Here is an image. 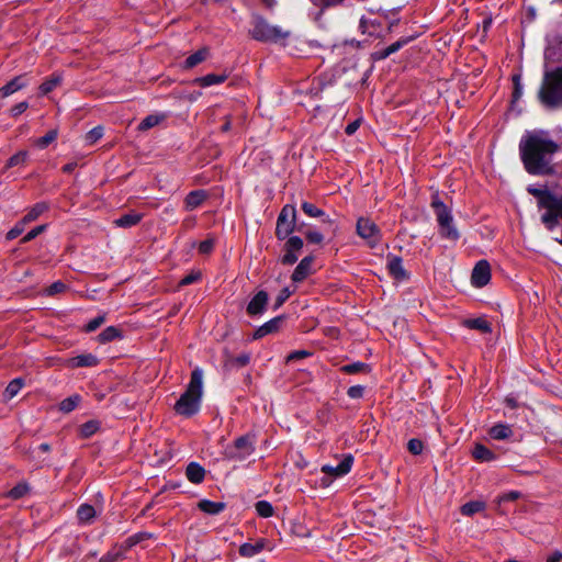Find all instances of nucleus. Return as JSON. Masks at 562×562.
I'll return each mask as SVG.
<instances>
[{
  "label": "nucleus",
  "instance_id": "nucleus-32",
  "mask_svg": "<svg viewBox=\"0 0 562 562\" xmlns=\"http://www.w3.org/2000/svg\"><path fill=\"white\" fill-rule=\"evenodd\" d=\"M29 156L27 150L18 151L7 160L3 171L16 166H24L29 160Z\"/></svg>",
  "mask_w": 562,
  "mask_h": 562
},
{
  "label": "nucleus",
  "instance_id": "nucleus-54",
  "mask_svg": "<svg viewBox=\"0 0 562 562\" xmlns=\"http://www.w3.org/2000/svg\"><path fill=\"white\" fill-rule=\"evenodd\" d=\"M313 4L321 8L322 10L334 8L342 4L345 0H311Z\"/></svg>",
  "mask_w": 562,
  "mask_h": 562
},
{
  "label": "nucleus",
  "instance_id": "nucleus-6",
  "mask_svg": "<svg viewBox=\"0 0 562 562\" xmlns=\"http://www.w3.org/2000/svg\"><path fill=\"white\" fill-rule=\"evenodd\" d=\"M431 207L436 215L440 236L457 241L460 238V233L453 223L451 210L439 199L438 194L432 196Z\"/></svg>",
  "mask_w": 562,
  "mask_h": 562
},
{
  "label": "nucleus",
  "instance_id": "nucleus-31",
  "mask_svg": "<svg viewBox=\"0 0 562 562\" xmlns=\"http://www.w3.org/2000/svg\"><path fill=\"white\" fill-rule=\"evenodd\" d=\"M122 337V333L117 327L109 326L98 335V341L100 344H108Z\"/></svg>",
  "mask_w": 562,
  "mask_h": 562
},
{
  "label": "nucleus",
  "instance_id": "nucleus-23",
  "mask_svg": "<svg viewBox=\"0 0 562 562\" xmlns=\"http://www.w3.org/2000/svg\"><path fill=\"white\" fill-rule=\"evenodd\" d=\"M462 325L469 329H475L483 334L492 331L491 323L487 322L484 317L463 319Z\"/></svg>",
  "mask_w": 562,
  "mask_h": 562
},
{
  "label": "nucleus",
  "instance_id": "nucleus-40",
  "mask_svg": "<svg viewBox=\"0 0 562 562\" xmlns=\"http://www.w3.org/2000/svg\"><path fill=\"white\" fill-rule=\"evenodd\" d=\"M81 397L78 394L71 395L59 403V411L63 413L72 412L80 403Z\"/></svg>",
  "mask_w": 562,
  "mask_h": 562
},
{
  "label": "nucleus",
  "instance_id": "nucleus-33",
  "mask_svg": "<svg viewBox=\"0 0 562 562\" xmlns=\"http://www.w3.org/2000/svg\"><path fill=\"white\" fill-rule=\"evenodd\" d=\"M340 371L346 374L368 373L370 371V366L366 362L357 361V362L344 364L340 368Z\"/></svg>",
  "mask_w": 562,
  "mask_h": 562
},
{
  "label": "nucleus",
  "instance_id": "nucleus-17",
  "mask_svg": "<svg viewBox=\"0 0 562 562\" xmlns=\"http://www.w3.org/2000/svg\"><path fill=\"white\" fill-rule=\"evenodd\" d=\"M209 194L205 190L199 189L189 192L184 199V209L187 211H193L201 206L207 199Z\"/></svg>",
  "mask_w": 562,
  "mask_h": 562
},
{
  "label": "nucleus",
  "instance_id": "nucleus-2",
  "mask_svg": "<svg viewBox=\"0 0 562 562\" xmlns=\"http://www.w3.org/2000/svg\"><path fill=\"white\" fill-rule=\"evenodd\" d=\"M203 396V370L199 367L192 370L190 382L186 391L180 395L173 405L177 415L190 418L201 409Z\"/></svg>",
  "mask_w": 562,
  "mask_h": 562
},
{
  "label": "nucleus",
  "instance_id": "nucleus-4",
  "mask_svg": "<svg viewBox=\"0 0 562 562\" xmlns=\"http://www.w3.org/2000/svg\"><path fill=\"white\" fill-rule=\"evenodd\" d=\"M538 98L546 108L562 106V67L546 72Z\"/></svg>",
  "mask_w": 562,
  "mask_h": 562
},
{
  "label": "nucleus",
  "instance_id": "nucleus-41",
  "mask_svg": "<svg viewBox=\"0 0 562 562\" xmlns=\"http://www.w3.org/2000/svg\"><path fill=\"white\" fill-rule=\"evenodd\" d=\"M61 82V77L59 75H53L50 78L46 79L40 86V92L42 94H47L52 92L58 85Z\"/></svg>",
  "mask_w": 562,
  "mask_h": 562
},
{
  "label": "nucleus",
  "instance_id": "nucleus-27",
  "mask_svg": "<svg viewBox=\"0 0 562 562\" xmlns=\"http://www.w3.org/2000/svg\"><path fill=\"white\" fill-rule=\"evenodd\" d=\"M49 204L47 202H37L35 203L29 212L23 216V223H31L37 220L43 213L48 211Z\"/></svg>",
  "mask_w": 562,
  "mask_h": 562
},
{
  "label": "nucleus",
  "instance_id": "nucleus-51",
  "mask_svg": "<svg viewBox=\"0 0 562 562\" xmlns=\"http://www.w3.org/2000/svg\"><path fill=\"white\" fill-rule=\"evenodd\" d=\"M46 225H38L34 228H32L30 232H27L21 239V243L22 244H26L31 240H33L34 238H36L38 235H41L43 232H45L46 229Z\"/></svg>",
  "mask_w": 562,
  "mask_h": 562
},
{
  "label": "nucleus",
  "instance_id": "nucleus-19",
  "mask_svg": "<svg viewBox=\"0 0 562 562\" xmlns=\"http://www.w3.org/2000/svg\"><path fill=\"white\" fill-rule=\"evenodd\" d=\"M98 357L92 353H82L68 360V367L70 368H90L98 366Z\"/></svg>",
  "mask_w": 562,
  "mask_h": 562
},
{
  "label": "nucleus",
  "instance_id": "nucleus-13",
  "mask_svg": "<svg viewBox=\"0 0 562 562\" xmlns=\"http://www.w3.org/2000/svg\"><path fill=\"white\" fill-rule=\"evenodd\" d=\"M491 280V266L486 260H480L473 268L471 283L475 288L485 286Z\"/></svg>",
  "mask_w": 562,
  "mask_h": 562
},
{
  "label": "nucleus",
  "instance_id": "nucleus-58",
  "mask_svg": "<svg viewBox=\"0 0 562 562\" xmlns=\"http://www.w3.org/2000/svg\"><path fill=\"white\" fill-rule=\"evenodd\" d=\"M311 356V352L306 351V350H295V351H292L291 353L288 355L286 357V362L288 363H292L296 360H301V359H304L306 357Z\"/></svg>",
  "mask_w": 562,
  "mask_h": 562
},
{
  "label": "nucleus",
  "instance_id": "nucleus-52",
  "mask_svg": "<svg viewBox=\"0 0 562 562\" xmlns=\"http://www.w3.org/2000/svg\"><path fill=\"white\" fill-rule=\"evenodd\" d=\"M407 449L408 451L414 454V456H418L423 452L424 450V443L420 439H417V438H413V439H409L408 442H407Z\"/></svg>",
  "mask_w": 562,
  "mask_h": 562
},
{
  "label": "nucleus",
  "instance_id": "nucleus-38",
  "mask_svg": "<svg viewBox=\"0 0 562 562\" xmlns=\"http://www.w3.org/2000/svg\"><path fill=\"white\" fill-rule=\"evenodd\" d=\"M164 114H150L147 115L138 125L139 131H147L157 126L161 121H164Z\"/></svg>",
  "mask_w": 562,
  "mask_h": 562
},
{
  "label": "nucleus",
  "instance_id": "nucleus-28",
  "mask_svg": "<svg viewBox=\"0 0 562 562\" xmlns=\"http://www.w3.org/2000/svg\"><path fill=\"white\" fill-rule=\"evenodd\" d=\"M472 456L475 460L481 462H488L495 459V453L487 447L476 443L473 448Z\"/></svg>",
  "mask_w": 562,
  "mask_h": 562
},
{
  "label": "nucleus",
  "instance_id": "nucleus-22",
  "mask_svg": "<svg viewBox=\"0 0 562 562\" xmlns=\"http://www.w3.org/2000/svg\"><path fill=\"white\" fill-rule=\"evenodd\" d=\"M26 86L24 76H16L0 88V97L7 98Z\"/></svg>",
  "mask_w": 562,
  "mask_h": 562
},
{
  "label": "nucleus",
  "instance_id": "nucleus-57",
  "mask_svg": "<svg viewBox=\"0 0 562 562\" xmlns=\"http://www.w3.org/2000/svg\"><path fill=\"white\" fill-rule=\"evenodd\" d=\"M514 82V91H513V102H516L520 99L522 94V86L520 83V77L518 75L513 77Z\"/></svg>",
  "mask_w": 562,
  "mask_h": 562
},
{
  "label": "nucleus",
  "instance_id": "nucleus-62",
  "mask_svg": "<svg viewBox=\"0 0 562 562\" xmlns=\"http://www.w3.org/2000/svg\"><path fill=\"white\" fill-rule=\"evenodd\" d=\"M389 57V54L386 53V48H383V49H379V50H374L373 53H371L370 55V58L371 60L373 61H380V60H384Z\"/></svg>",
  "mask_w": 562,
  "mask_h": 562
},
{
  "label": "nucleus",
  "instance_id": "nucleus-60",
  "mask_svg": "<svg viewBox=\"0 0 562 562\" xmlns=\"http://www.w3.org/2000/svg\"><path fill=\"white\" fill-rule=\"evenodd\" d=\"M364 394V387L362 385H352L347 390V395L350 398H361Z\"/></svg>",
  "mask_w": 562,
  "mask_h": 562
},
{
  "label": "nucleus",
  "instance_id": "nucleus-1",
  "mask_svg": "<svg viewBox=\"0 0 562 562\" xmlns=\"http://www.w3.org/2000/svg\"><path fill=\"white\" fill-rule=\"evenodd\" d=\"M558 149L559 145L543 130L527 132L519 143L524 167L533 176L550 175L553 171L551 161Z\"/></svg>",
  "mask_w": 562,
  "mask_h": 562
},
{
  "label": "nucleus",
  "instance_id": "nucleus-35",
  "mask_svg": "<svg viewBox=\"0 0 562 562\" xmlns=\"http://www.w3.org/2000/svg\"><path fill=\"white\" fill-rule=\"evenodd\" d=\"M209 55L207 48H201L196 50L195 53L191 54L189 57H187L184 65L187 68H193L200 63L204 61Z\"/></svg>",
  "mask_w": 562,
  "mask_h": 562
},
{
  "label": "nucleus",
  "instance_id": "nucleus-5",
  "mask_svg": "<svg viewBox=\"0 0 562 562\" xmlns=\"http://www.w3.org/2000/svg\"><path fill=\"white\" fill-rule=\"evenodd\" d=\"M249 34L254 40L259 42L280 43L289 37L290 32L283 31L279 26L271 25L265 18L256 14L251 19Z\"/></svg>",
  "mask_w": 562,
  "mask_h": 562
},
{
  "label": "nucleus",
  "instance_id": "nucleus-61",
  "mask_svg": "<svg viewBox=\"0 0 562 562\" xmlns=\"http://www.w3.org/2000/svg\"><path fill=\"white\" fill-rule=\"evenodd\" d=\"M27 108H29V103L26 101L16 103L10 110L11 116L16 117V116L21 115L23 112H25L27 110Z\"/></svg>",
  "mask_w": 562,
  "mask_h": 562
},
{
  "label": "nucleus",
  "instance_id": "nucleus-45",
  "mask_svg": "<svg viewBox=\"0 0 562 562\" xmlns=\"http://www.w3.org/2000/svg\"><path fill=\"white\" fill-rule=\"evenodd\" d=\"M414 38H415V36H407V37L398 38L396 42H394L390 46L385 47L386 48V53L389 54V56H391L392 54L398 52L405 45L411 43Z\"/></svg>",
  "mask_w": 562,
  "mask_h": 562
},
{
  "label": "nucleus",
  "instance_id": "nucleus-36",
  "mask_svg": "<svg viewBox=\"0 0 562 562\" xmlns=\"http://www.w3.org/2000/svg\"><path fill=\"white\" fill-rule=\"evenodd\" d=\"M100 429V422L97 419H91L86 422L80 426V437L81 438H90Z\"/></svg>",
  "mask_w": 562,
  "mask_h": 562
},
{
  "label": "nucleus",
  "instance_id": "nucleus-48",
  "mask_svg": "<svg viewBox=\"0 0 562 562\" xmlns=\"http://www.w3.org/2000/svg\"><path fill=\"white\" fill-rule=\"evenodd\" d=\"M27 223H23V218L19 221L5 235L7 240H13L19 237L25 228Z\"/></svg>",
  "mask_w": 562,
  "mask_h": 562
},
{
  "label": "nucleus",
  "instance_id": "nucleus-44",
  "mask_svg": "<svg viewBox=\"0 0 562 562\" xmlns=\"http://www.w3.org/2000/svg\"><path fill=\"white\" fill-rule=\"evenodd\" d=\"M57 136H58L57 130H50L44 136L37 138L35 144L37 147L44 149L49 144H52L54 140H56Z\"/></svg>",
  "mask_w": 562,
  "mask_h": 562
},
{
  "label": "nucleus",
  "instance_id": "nucleus-49",
  "mask_svg": "<svg viewBox=\"0 0 562 562\" xmlns=\"http://www.w3.org/2000/svg\"><path fill=\"white\" fill-rule=\"evenodd\" d=\"M104 322H105V315L104 314L98 315L97 317L92 318L91 321H89L87 323L83 330L86 333H92V331L97 330Z\"/></svg>",
  "mask_w": 562,
  "mask_h": 562
},
{
  "label": "nucleus",
  "instance_id": "nucleus-39",
  "mask_svg": "<svg viewBox=\"0 0 562 562\" xmlns=\"http://www.w3.org/2000/svg\"><path fill=\"white\" fill-rule=\"evenodd\" d=\"M24 386V379L22 378H15L12 381L9 382V384L5 387L4 395L7 398L11 400L13 398Z\"/></svg>",
  "mask_w": 562,
  "mask_h": 562
},
{
  "label": "nucleus",
  "instance_id": "nucleus-59",
  "mask_svg": "<svg viewBox=\"0 0 562 562\" xmlns=\"http://www.w3.org/2000/svg\"><path fill=\"white\" fill-rule=\"evenodd\" d=\"M305 237L311 244H321L324 240L323 234L317 231H307Z\"/></svg>",
  "mask_w": 562,
  "mask_h": 562
},
{
  "label": "nucleus",
  "instance_id": "nucleus-42",
  "mask_svg": "<svg viewBox=\"0 0 562 562\" xmlns=\"http://www.w3.org/2000/svg\"><path fill=\"white\" fill-rule=\"evenodd\" d=\"M255 508L260 517L268 518L273 515V507L268 501H258L255 504Z\"/></svg>",
  "mask_w": 562,
  "mask_h": 562
},
{
  "label": "nucleus",
  "instance_id": "nucleus-55",
  "mask_svg": "<svg viewBox=\"0 0 562 562\" xmlns=\"http://www.w3.org/2000/svg\"><path fill=\"white\" fill-rule=\"evenodd\" d=\"M213 249H214V239H212V238L202 240L198 246V250L202 255H209L212 252Z\"/></svg>",
  "mask_w": 562,
  "mask_h": 562
},
{
  "label": "nucleus",
  "instance_id": "nucleus-24",
  "mask_svg": "<svg viewBox=\"0 0 562 562\" xmlns=\"http://www.w3.org/2000/svg\"><path fill=\"white\" fill-rule=\"evenodd\" d=\"M198 508L209 515H217L226 508V504L223 502H213L210 499H201L198 503Z\"/></svg>",
  "mask_w": 562,
  "mask_h": 562
},
{
  "label": "nucleus",
  "instance_id": "nucleus-47",
  "mask_svg": "<svg viewBox=\"0 0 562 562\" xmlns=\"http://www.w3.org/2000/svg\"><path fill=\"white\" fill-rule=\"evenodd\" d=\"M201 279H202L201 271L200 270H192L189 274H187L186 277H183L179 281V286L190 285L192 283H195V282L200 281Z\"/></svg>",
  "mask_w": 562,
  "mask_h": 562
},
{
  "label": "nucleus",
  "instance_id": "nucleus-37",
  "mask_svg": "<svg viewBox=\"0 0 562 562\" xmlns=\"http://www.w3.org/2000/svg\"><path fill=\"white\" fill-rule=\"evenodd\" d=\"M485 503L481 501H471L462 505L461 514L464 516H472L476 513L484 510Z\"/></svg>",
  "mask_w": 562,
  "mask_h": 562
},
{
  "label": "nucleus",
  "instance_id": "nucleus-43",
  "mask_svg": "<svg viewBox=\"0 0 562 562\" xmlns=\"http://www.w3.org/2000/svg\"><path fill=\"white\" fill-rule=\"evenodd\" d=\"M124 555V550L119 547H113L105 554L101 557L99 562H116Z\"/></svg>",
  "mask_w": 562,
  "mask_h": 562
},
{
  "label": "nucleus",
  "instance_id": "nucleus-26",
  "mask_svg": "<svg viewBox=\"0 0 562 562\" xmlns=\"http://www.w3.org/2000/svg\"><path fill=\"white\" fill-rule=\"evenodd\" d=\"M95 517V509L90 504H81L77 509V518L82 525L92 524Z\"/></svg>",
  "mask_w": 562,
  "mask_h": 562
},
{
  "label": "nucleus",
  "instance_id": "nucleus-14",
  "mask_svg": "<svg viewBox=\"0 0 562 562\" xmlns=\"http://www.w3.org/2000/svg\"><path fill=\"white\" fill-rule=\"evenodd\" d=\"M353 464L352 454L344 456V459L337 465L325 464L322 467V472L333 477H340L348 474Z\"/></svg>",
  "mask_w": 562,
  "mask_h": 562
},
{
  "label": "nucleus",
  "instance_id": "nucleus-34",
  "mask_svg": "<svg viewBox=\"0 0 562 562\" xmlns=\"http://www.w3.org/2000/svg\"><path fill=\"white\" fill-rule=\"evenodd\" d=\"M30 492V485L26 482H20L14 487H12L5 496L13 501L23 498Z\"/></svg>",
  "mask_w": 562,
  "mask_h": 562
},
{
  "label": "nucleus",
  "instance_id": "nucleus-3",
  "mask_svg": "<svg viewBox=\"0 0 562 562\" xmlns=\"http://www.w3.org/2000/svg\"><path fill=\"white\" fill-rule=\"evenodd\" d=\"M527 191L538 199V206L546 210L541 221L549 231H553L559 225V218L562 220V199L547 189L532 186H529Z\"/></svg>",
  "mask_w": 562,
  "mask_h": 562
},
{
  "label": "nucleus",
  "instance_id": "nucleus-8",
  "mask_svg": "<svg viewBox=\"0 0 562 562\" xmlns=\"http://www.w3.org/2000/svg\"><path fill=\"white\" fill-rule=\"evenodd\" d=\"M296 209L294 205L285 204L277 218L276 237L284 240L295 231Z\"/></svg>",
  "mask_w": 562,
  "mask_h": 562
},
{
  "label": "nucleus",
  "instance_id": "nucleus-18",
  "mask_svg": "<svg viewBox=\"0 0 562 562\" xmlns=\"http://www.w3.org/2000/svg\"><path fill=\"white\" fill-rule=\"evenodd\" d=\"M301 209L310 217H322L324 224H327L333 227V231H336L337 225H335L334 221L325 216L324 211L318 209L315 204L305 201L302 203Z\"/></svg>",
  "mask_w": 562,
  "mask_h": 562
},
{
  "label": "nucleus",
  "instance_id": "nucleus-7",
  "mask_svg": "<svg viewBox=\"0 0 562 562\" xmlns=\"http://www.w3.org/2000/svg\"><path fill=\"white\" fill-rule=\"evenodd\" d=\"M257 435L249 431L237 437L232 446L226 448V457L235 461H244L256 450Z\"/></svg>",
  "mask_w": 562,
  "mask_h": 562
},
{
  "label": "nucleus",
  "instance_id": "nucleus-53",
  "mask_svg": "<svg viewBox=\"0 0 562 562\" xmlns=\"http://www.w3.org/2000/svg\"><path fill=\"white\" fill-rule=\"evenodd\" d=\"M291 295V291L289 290V288H283L278 296L276 297L274 300V303H273V310H278L280 308L284 303L285 301L290 297Z\"/></svg>",
  "mask_w": 562,
  "mask_h": 562
},
{
  "label": "nucleus",
  "instance_id": "nucleus-50",
  "mask_svg": "<svg viewBox=\"0 0 562 562\" xmlns=\"http://www.w3.org/2000/svg\"><path fill=\"white\" fill-rule=\"evenodd\" d=\"M103 136V127L95 126L90 130L86 135V142L90 145L97 143Z\"/></svg>",
  "mask_w": 562,
  "mask_h": 562
},
{
  "label": "nucleus",
  "instance_id": "nucleus-15",
  "mask_svg": "<svg viewBox=\"0 0 562 562\" xmlns=\"http://www.w3.org/2000/svg\"><path fill=\"white\" fill-rule=\"evenodd\" d=\"M386 267L389 273L398 281L406 280L408 278L407 271L403 267V259L400 256L389 255Z\"/></svg>",
  "mask_w": 562,
  "mask_h": 562
},
{
  "label": "nucleus",
  "instance_id": "nucleus-12",
  "mask_svg": "<svg viewBox=\"0 0 562 562\" xmlns=\"http://www.w3.org/2000/svg\"><path fill=\"white\" fill-rule=\"evenodd\" d=\"M286 319L285 315H278L270 321L266 322L261 326H259L254 333H252V339L258 340L261 339L268 335L278 333L281 327L283 326L284 322Z\"/></svg>",
  "mask_w": 562,
  "mask_h": 562
},
{
  "label": "nucleus",
  "instance_id": "nucleus-10",
  "mask_svg": "<svg viewBox=\"0 0 562 562\" xmlns=\"http://www.w3.org/2000/svg\"><path fill=\"white\" fill-rule=\"evenodd\" d=\"M303 248V239L299 236H290L284 246V255L281 258L282 265L292 266L299 259V252Z\"/></svg>",
  "mask_w": 562,
  "mask_h": 562
},
{
  "label": "nucleus",
  "instance_id": "nucleus-29",
  "mask_svg": "<svg viewBox=\"0 0 562 562\" xmlns=\"http://www.w3.org/2000/svg\"><path fill=\"white\" fill-rule=\"evenodd\" d=\"M226 79H227V75H225V74H221V75L207 74L203 77L196 78L195 82L200 87L205 88V87H211L214 85L223 83Z\"/></svg>",
  "mask_w": 562,
  "mask_h": 562
},
{
  "label": "nucleus",
  "instance_id": "nucleus-20",
  "mask_svg": "<svg viewBox=\"0 0 562 562\" xmlns=\"http://www.w3.org/2000/svg\"><path fill=\"white\" fill-rule=\"evenodd\" d=\"M205 469L198 462H190L186 468V476L193 484H200L205 479Z\"/></svg>",
  "mask_w": 562,
  "mask_h": 562
},
{
  "label": "nucleus",
  "instance_id": "nucleus-30",
  "mask_svg": "<svg viewBox=\"0 0 562 562\" xmlns=\"http://www.w3.org/2000/svg\"><path fill=\"white\" fill-rule=\"evenodd\" d=\"M488 434L495 440H504L513 435V430L509 425L496 424L490 429Z\"/></svg>",
  "mask_w": 562,
  "mask_h": 562
},
{
  "label": "nucleus",
  "instance_id": "nucleus-21",
  "mask_svg": "<svg viewBox=\"0 0 562 562\" xmlns=\"http://www.w3.org/2000/svg\"><path fill=\"white\" fill-rule=\"evenodd\" d=\"M266 542V539L260 538L255 543H243L239 547L238 552L244 558H252L259 554L265 549Z\"/></svg>",
  "mask_w": 562,
  "mask_h": 562
},
{
  "label": "nucleus",
  "instance_id": "nucleus-9",
  "mask_svg": "<svg viewBox=\"0 0 562 562\" xmlns=\"http://www.w3.org/2000/svg\"><path fill=\"white\" fill-rule=\"evenodd\" d=\"M357 234L366 240L368 246L374 248L382 239L378 225L368 217H359L356 225Z\"/></svg>",
  "mask_w": 562,
  "mask_h": 562
},
{
  "label": "nucleus",
  "instance_id": "nucleus-16",
  "mask_svg": "<svg viewBox=\"0 0 562 562\" xmlns=\"http://www.w3.org/2000/svg\"><path fill=\"white\" fill-rule=\"evenodd\" d=\"M314 262L313 256L304 257L295 267L291 279L295 283L304 281L312 273V265Z\"/></svg>",
  "mask_w": 562,
  "mask_h": 562
},
{
  "label": "nucleus",
  "instance_id": "nucleus-11",
  "mask_svg": "<svg viewBox=\"0 0 562 562\" xmlns=\"http://www.w3.org/2000/svg\"><path fill=\"white\" fill-rule=\"evenodd\" d=\"M269 294L265 290L258 291L246 306V313L250 317L262 316L268 307Z\"/></svg>",
  "mask_w": 562,
  "mask_h": 562
},
{
  "label": "nucleus",
  "instance_id": "nucleus-63",
  "mask_svg": "<svg viewBox=\"0 0 562 562\" xmlns=\"http://www.w3.org/2000/svg\"><path fill=\"white\" fill-rule=\"evenodd\" d=\"M520 495L521 494L518 491H510L508 493L503 494L499 497V501L501 502H514V501L518 499L520 497Z\"/></svg>",
  "mask_w": 562,
  "mask_h": 562
},
{
  "label": "nucleus",
  "instance_id": "nucleus-64",
  "mask_svg": "<svg viewBox=\"0 0 562 562\" xmlns=\"http://www.w3.org/2000/svg\"><path fill=\"white\" fill-rule=\"evenodd\" d=\"M546 562H562V552L559 550L552 552L547 557Z\"/></svg>",
  "mask_w": 562,
  "mask_h": 562
},
{
  "label": "nucleus",
  "instance_id": "nucleus-46",
  "mask_svg": "<svg viewBox=\"0 0 562 562\" xmlns=\"http://www.w3.org/2000/svg\"><path fill=\"white\" fill-rule=\"evenodd\" d=\"M414 38H415V36H407V37L398 38L396 42H394L390 46L385 47L386 48V53L389 54V56H391L392 54L398 52L405 45L411 43Z\"/></svg>",
  "mask_w": 562,
  "mask_h": 562
},
{
  "label": "nucleus",
  "instance_id": "nucleus-25",
  "mask_svg": "<svg viewBox=\"0 0 562 562\" xmlns=\"http://www.w3.org/2000/svg\"><path fill=\"white\" fill-rule=\"evenodd\" d=\"M142 218L143 215L140 213L132 211L116 218L114 221V224L117 227L130 228L137 225L142 221Z\"/></svg>",
  "mask_w": 562,
  "mask_h": 562
},
{
  "label": "nucleus",
  "instance_id": "nucleus-56",
  "mask_svg": "<svg viewBox=\"0 0 562 562\" xmlns=\"http://www.w3.org/2000/svg\"><path fill=\"white\" fill-rule=\"evenodd\" d=\"M66 288H67V285L63 281H56L47 288L46 293H47V295L52 296V295L64 292L66 290Z\"/></svg>",
  "mask_w": 562,
  "mask_h": 562
}]
</instances>
